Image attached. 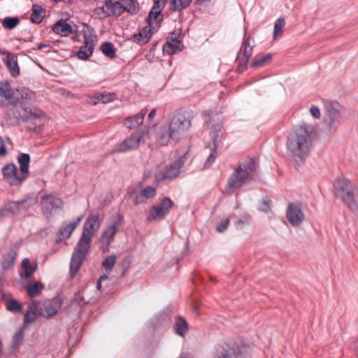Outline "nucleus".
I'll return each mask as SVG.
<instances>
[{
    "instance_id": "6e6d98bb",
    "label": "nucleus",
    "mask_w": 358,
    "mask_h": 358,
    "mask_svg": "<svg viewBox=\"0 0 358 358\" xmlns=\"http://www.w3.org/2000/svg\"><path fill=\"white\" fill-rule=\"evenodd\" d=\"M7 154L6 148L3 138L0 136V157L6 156Z\"/></svg>"
},
{
    "instance_id": "49530a36",
    "label": "nucleus",
    "mask_w": 358,
    "mask_h": 358,
    "mask_svg": "<svg viewBox=\"0 0 358 358\" xmlns=\"http://www.w3.org/2000/svg\"><path fill=\"white\" fill-rule=\"evenodd\" d=\"M116 262V256L110 255L104 259L102 262V267L106 270L107 273H110L114 267Z\"/></svg>"
},
{
    "instance_id": "4468645a",
    "label": "nucleus",
    "mask_w": 358,
    "mask_h": 358,
    "mask_svg": "<svg viewBox=\"0 0 358 358\" xmlns=\"http://www.w3.org/2000/svg\"><path fill=\"white\" fill-rule=\"evenodd\" d=\"M214 358H244L239 345L226 343L217 348Z\"/></svg>"
},
{
    "instance_id": "4c0bfd02",
    "label": "nucleus",
    "mask_w": 358,
    "mask_h": 358,
    "mask_svg": "<svg viewBox=\"0 0 358 358\" xmlns=\"http://www.w3.org/2000/svg\"><path fill=\"white\" fill-rule=\"evenodd\" d=\"M43 288L44 286L41 282L29 283L27 286V294L31 298L36 297L41 294Z\"/></svg>"
},
{
    "instance_id": "f8f14e48",
    "label": "nucleus",
    "mask_w": 358,
    "mask_h": 358,
    "mask_svg": "<svg viewBox=\"0 0 358 358\" xmlns=\"http://www.w3.org/2000/svg\"><path fill=\"white\" fill-rule=\"evenodd\" d=\"M146 134L139 131L132 133L129 137L116 145V152H125L137 149L141 144L145 143L144 136Z\"/></svg>"
},
{
    "instance_id": "f704fd0d",
    "label": "nucleus",
    "mask_w": 358,
    "mask_h": 358,
    "mask_svg": "<svg viewBox=\"0 0 358 358\" xmlns=\"http://www.w3.org/2000/svg\"><path fill=\"white\" fill-rule=\"evenodd\" d=\"M17 162L20 164V170L27 177L29 176V167L30 162V156L27 153H21L17 157Z\"/></svg>"
},
{
    "instance_id": "603ef678",
    "label": "nucleus",
    "mask_w": 358,
    "mask_h": 358,
    "mask_svg": "<svg viewBox=\"0 0 358 358\" xmlns=\"http://www.w3.org/2000/svg\"><path fill=\"white\" fill-rule=\"evenodd\" d=\"M270 204H271V200L268 199V197L267 196H266L262 199L259 208L262 211L267 213L271 209Z\"/></svg>"
},
{
    "instance_id": "0e129e2a",
    "label": "nucleus",
    "mask_w": 358,
    "mask_h": 358,
    "mask_svg": "<svg viewBox=\"0 0 358 358\" xmlns=\"http://www.w3.org/2000/svg\"><path fill=\"white\" fill-rule=\"evenodd\" d=\"M8 53H9V52H6V51H2L0 50V55H8Z\"/></svg>"
},
{
    "instance_id": "6ab92c4d",
    "label": "nucleus",
    "mask_w": 358,
    "mask_h": 358,
    "mask_svg": "<svg viewBox=\"0 0 358 358\" xmlns=\"http://www.w3.org/2000/svg\"><path fill=\"white\" fill-rule=\"evenodd\" d=\"M83 215H80L78 217H77L76 221H73V222L66 223L63 222L62 225L61 226L58 233H57V237L56 238L57 243H60L64 240L68 239L71 236V234L73 231L76 229V228L78 227V225L80 224L81 220L83 218Z\"/></svg>"
},
{
    "instance_id": "5fc2aeb1",
    "label": "nucleus",
    "mask_w": 358,
    "mask_h": 358,
    "mask_svg": "<svg viewBox=\"0 0 358 358\" xmlns=\"http://www.w3.org/2000/svg\"><path fill=\"white\" fill-rule=\"evenodd\" d=\"M312 116L316 119H319L321 116L320 108L316 106H312L310 108Z\"/></svg>"
},
{
    "instance_id": "412c9836",
    "label": "nucleus",
    "mask_w": 358,
    "mask_h": 358,
    "mask_svg": "<svg viewBox=\"0 0 358 358\" xmlns=\"http://www.w3.org/2000/svg\"><path fill=\"white\" fill-rule=\"evenodd\" d=\"M154 6L148 14L147 22L150 26L156 29L159 26L158 17L166 3L162 0H154Z\"/></svg>"
},
{
    "instance_id": "f257e3e1",
    "label": "nucleus",
    "mask_w": 358,
    "mask_h": 358,
    "mask_svg": "<svg viewBox=\"0 0 358 358\" xmlns=\"http://www.w3.org/2000/svg\"><path fill=\"white\" fill-rule=\"evenodd\" d=\"M315 136V129L312 124L303 123L287 137V152L297 166L306 162Z\"/></svg>"
},
{
    "instance_id": "9b49d317",
    "label": "nucleus",
    "mask_w": 358,
    "mask_h": 358,
    "mask_svg": "<svg viewBox=\"0 0 358 358\" xmlns=\"http://www.w3.org/2000/svg\"><path fill=\"white\" fill-rule=\"evenodd\" d=\"M40 203L43 215L48 220L52 218L53 211L61 209L64 206L62 199L52 194L42 196Z\"/></svg>"
},
{
    "instance_id": "13d9d810",
    "label": "nucleus",
    "mask_w": 358,
    "mask_h": 358,
    "mask_svg": "<svg viewBox=\"0 0 358 358\" xmlns=\"http://www.w3.org/2000/svg\"><path fill=\"white\" fill-rule=\"evenodd\" d=\"M156 115V109L153 108L148 114V119L152 120Z\"/></svg>"
},
{
    "instance_id": "2eb2a0df",
    "label": "nucleus",
    "mask_w": 358,
    "mask_h": 358,
    "mask_svg": "<svg viewBox=\"0 0 358 358\" xmlns=\"http://www.w3.org/2000/svg\"><path fill=\"white\" fill-rule=\"evenodd\" d=\"M83 36L85 45L80 48L77 55L80 59L85 60L93 53L96 36L93 34L92 30H86L84 31Z\"/></svg>"
},
{
    "instance_id": "c03bdc74",
    "label": "nucleus",
    "mask_w": 358,
    "mask_h": 358,
    "mask_svg": "<svg viewBox=\"0 0 358 358\" xmlns=\"http://www.w3.org/2000/svg\"><path fill=\"white\" fill-rule=\"evenodd\" d=\"M6 309L12 313H21L23 306L16 299H10L6 302Z\"/></svg>"
},
{
    "instance_id": "8fccbe9b",
    "label": "nucleus",
    "mask_w": 358,
    "mask_h": 358,
    "mask_svg": "<svg viewBox=\"0 0 358 358\" xmlns=\"http://www.w3.org/2000/svg\"><path fill=\"white\" fill-rule=\"evenodd\" d=\"M217 147L218 146H215V145H213V148L210 149V152L208 155V158L206 159L205 163H204V167L206 169L210 167L213 164V162H215V159L217 158Z\"/></svg>"
},
{
    "instance_id": "b1692460",
    "label": "nucleus",
    "mask_w": 358,
    "mask_h": 358,
    "mask_svg": "<svg viewBox=\"0 0 358 358\" xmlns=\"http://www.w3.org/2000/svg\"><path fill=\"white\" fill-rule=\"evenodd\" d=\"M156 189L152 186H147L136 194L134 204L138 206L147 203L148 200L156 196Z\"/></svg>"
},
{
    "instance_id": "39448f33",
    "label": "nucleus",
    "mask_w": 358,
    "mask_h": 358,
    "mask_svg": "<svg viewBox=\"0 0 358 358\" xmlns=\"http://www.w3.org/2000/svg\"><path fill=\"white\" fill-rule=\"evenodd\" d=\"M324 110L326 112L324 119L327 124L325 127L326 132L333 134L337 129L342 118L341 114V105L336 101H328L324 103Z\"/></svg>"
},
{
    "instance_id": "69168bd1",
    "label": "nucleus",
    "mask_w": 358,
    "mask_h": 358,
    "mask_svg": "<svg viewBox=\"0 0 358 358\" xmlns=\"http://www.w3.org/2000/svg\"><path fill=\"white\" fill-rule=\"evenodd\" d=\"M238 223L243 224V222L242 220H238Z\"/></svg>"
},
{
    "instance_id": "338daca9",
    "label": "nucleus",
    "mask_w": 358,
    "mask_h": 358,
    "mask_svg": "<svg viewBox=\"0 0 358 358\" xmlns=\"http://www.w3.org/2000/svg\"><path fill=\"white\" fill-rule=\"evenodd\" d=\"M162 1H164V3H166V0H162Z\"/></svg>"
},
{
    "instance_id": "6e6552de",
    "label": "nucleus",
    "mask_w": 358,
    "mask_h": 358,
    "mask_svg": "<svg viewBox=\"0 0 358 358\" xmlns=\"http://www.w3.org/2000/svg\"><path fill=\"white\" fill-rule=\"evenodd\" d=\"M124 217L120 213H116L111 216L108 220L106 229L103 231L100 238L101 244L108 250L110 243L113 241L114 236L119 228L122 225Z\"/></svg>"
},
{
    "instance_id": "09e8293b",
    "label": "nucleus",
    "mask_w": 358,
    "mask_h": 358,
    "mask_svg": "<svg viewBox=\"0 0 358 358\" xmlns=\"http://www.w3.org/2000/svg\"><path fill=\"white\" fill-rule=\"evenodd\" d=\"M285 25V20L283 17H279L276 20L274 24L273 38H276L278 35L281 34Z\"/></svg>"
},
{
    "instance_id": "de8ad7c7",
    "label": "nucleus",
    "mask_w": 358,
    "mask_h": 358,
    "mask_svg": "<svg viewBox=\"0 0 358 358\" xmlns=\"http://www.w3.org/2000/svg\"><path fill=\"white\" fill-rule=\"evenodd\" d=\"M97 99L99 101H101L103 103H106L114 101L117 99V95L113 92H102L97 95Z\"/></svg>"
},
{
    "instance_id": "3c124183",
    "label": "nucleus",
    "mask_w": 358,
    "mask_h": 358,
    "mask_svg": "<svg viewBox=\"0 0 358 358\" xmlns=\"http://www.w3.org/2000/svg\"><path fill=\"white\" fill-rule=\"evenodd\" d=\"M24 338V331L22 329H19L15 334L13 338L12 347L13 348H17Z\"/></svg>"
},
{
    "instance_id": "a19ab883",
    "label": "nucleus",
    "mask_w": 358,
    "mask_h": 358,
    "mask_svg": "<svg viewBox=\"0 0 358 358\" xmlns=\"http://www.w3.org/2000/svg\"><path fill=\"white\" fill-rule=\"evenodd\" d=\"M100 50L104 55L110 59L117 57L115 48L111 42H104L100 46Z\"/></svg>"
},
{
    "instance_id": "0eeeda50",
    "label": "nucleus",
    "mask_w": 358,
    "mask_h": 358,
    "mask_svg": "<svg viewBox=\"0 0 358 358\" xmlns=\"http://www.w3.org/2000/svg\"><path fill=\"white\" fill-rule=\"evenodd\" d=\"M189 149H188L182 156H180L177 160L166 165L164 167V172L163 173H159L156 176V180L158 183L163 182L165 180L171 181L176 178L180 173L181 168L184 166L187 156L189 155Z\"/></svg>"
},
{
    "instance_id": "e433bc0d",
    "label": "nucleus",
    "mask_w": 358,
    "mask_h": 358,
    "mask_svg": "<svg viewBox=\"0 0 358 358\" xmlns=\"http://www.w3.org/2000/svg\"><path fill=\"white\" fill-rule=\"evenodd\" d=\"M8 113V115L12 113L14 117L16 119L20 117L23 122H28L29 120L32 119H38L43 115V113L41 110L32 111L31 110H30L29 115L27 116H20V114L18 113H15L13 109L10 110Z\"/></svg>"
},
{
    "instance_id": "dca6fc26",
    "label": "nucleus",
    "mask_w": 358,
    "mask_h": 358,
    "mask_svg": "<svg viewBox=\"0 0 358 358\" xmlns=\"http://www.w3.org/2000/svg\"><path fill=\"white\" fill-rule=\"evenodd\" d=\"M113 3L115 17L121 15L124 12L135 15L140 10V6L137 0H120Z\"/></svg>"
},
{
    "instance_id": "680f3d73",
    "label": "nucleus",
    "mask_w": 358,
    "mask_h": 358,
    "mask_svg": "<svg viewBox=\"0 0 358 358\" xmlns=\"http://www.w3.org/2000/svg\"><path fill=\"white\" fill-rule=\"evenodd\" d=\"M108 278V275H103L102 276H101V277L99 278V280L101 281V280H107Z\"/></svg>"
},
{
    "instance_id": "f3484780",
    "label": "nucleus",
    "mask_w": 358,
    "mask_h": 358,
    "mask_svg": "<svg viewBox=\"0 0 358 358\" xmlns=\"http://www.w3.org/2000/svg\"><path fill=\"white\" fill-rule=\"evenodd\" d=\"M253 47L250 44V38H244L238 52L237 59H239L238 69L244 71L247 69L249 59L252 54Z\"/></svg>"
},
{
    "instance_id": "f03ea898",
    "label": "nucleus",
    "mask_w": 358,
    "mask_h": 358,
    "mask_svg": "<svg viewBox=\"0 0 358 358\" xmlns=\"http://www.w3.org/2000/svg\"><path fill=\"white\" fill-rule=\"evenodd\" d=\"M100 227L99 214H90L84 224L82 235L72 254L70 263V273L73 277L83 265L90 252L92 237Z\"/></svg>"
},
{
    "instance_id": "473e14b6",
    "label": "nucleus",
    "mask_w": 358,
    "mask_h": 358,
    "mask_svg": "<svg viewBox=\"0 0 358 358\" xmlns=\"http://www.w3.org/2000/svg\"><path fill=\"white\" fill-rule=\"evenodd\" d=\"M21 266L24 271V273L20 274L22 278H29L37 270V264H30V260L28 258L24 259L21 262Z\"/></svg>"
},
{
    "instance_id": "a18cd8bd",
    "label": "nucleus",
    "mask_w": 358,
    "mask_h": 358,
    "mask_svg": "<svg viewBox=\"0 0 358 358\" xmlns=\"http://www.w3.org/2000/svg\"><path fill=\"white\" fill-rule=\"evenodd\" d=\"M2 26L7 29H13L20 24L17 17H6L1 20Z\"/></svg>"
},
{
    "instance_id": "4d7b16f0",
    "label": "nucleus",
    "mask_w": 358,
    "mask_h": 358,
    "mask_svg": "<svg viewBox=\"0 0 358 358\" xmlns=\"http://www.w3.org/2000/svg\"><path fill=\"white\" fill-rule=\"evenodd\" d=\"M50 47H51V46H50V44H48V43H41L38 44V48H37V49H38V50H41V49H43V48H50Z\"/></svg>"
},
{
    "instance_id": "2f4dec72",
    "label": "nucleus",
    "mask_w": 358,
    "mask_h": 358,
    "mask_svg": "<svg viewBox=\"0 0 358 358\" xmlns=\"http://www.w3.org/2000/svg\"><path fill=\"white\" fill-rule=\"evenodd\" d=\"M17 201H10L6 203L0 209L1 216L6 217L10 215H16L20 213Z\"/></svg>"
},
{
    "instance_id": "72a5a7b5",
    "label": "nucleus",
    "mask_w": 358,
    "mask_h": 358,
    "mask_svg": "<svg viewBox=\"0 0 358 358\" xmlns=\"http://www.w3.org/2000/svg\"><path fill=\"white\" fill-rule=\"evenodd\" d=\"M31 10V22L35 24H40L45 17V10L41 6L38 4H33Z\"/></svg>"
},
{
    "instance_id": "9d476101",
    "label": "nucleus",
    "mask_w": 358,
    "mask_h": 358,
    "mask_svg": "<svg viewBox=\"0 0 358 358\" xmlns=\"http://www.w3.org/2000/svg\"><path fill=\"white\" fill-rule=\"evenodd\" d=\"M1 173L3 180L11 186H19L28 178L13 163L6 164Z\"/></svg>"
},
{
    "instance_id": "37998d69",
    "label": "nucleus",
    "mask_w": 358,
    "mask_h": 358,
    "mask_svg": "<svg viewBox=\"0 0 358 358\" xmlns=\"http://www.w3.org/2000/svg\"><path fill=\"white\" fill-rule=\"evenodd\" d=\"M192 0H171L170 9L173 11H181L187 8Z\"/></svg>"
},
{
    "instance_id": "a211bd4d",
    "label": "nucleus",
    "mask_w": 358,
    "mask_h": 358,
    "mask_svg": "<svg viewBox=\"0 0 358 358\" xmlns=\"http://www.w3.org/2000/svg\"><path fill=\"white\" fill-rule=\"evenodd\" d=\"M62 305V300L55 297L45 301L42 304V316L50 318L55 315L60 310Z\"/></svg>"
},
{
    "instance_id": "e2e57ef3",
    "label": "nucleus",
    "mask_w": 358,
    "mask_h": 358,
    "mask_svg": "<svg viewBox=\"0 0 358 358\" xmlns=\"http://www.w3.org/2000/svg\"><path fill=\"white\" fill-rule=\"evenodd\" d=\"M356 354H357V357L358 358V340L356 342Z\"/></svg>"
},
{
    "instance_id": "79ce46f5",
    "label": "nucleus",
    "mask_w": 358,
    "mask_h": 358,
    "mask_svg": "<svg viewBox=\"0 0 358 358\" xmlns=\"http://www.w3.org/2000/svg\"><path fill=\"white\" fill-rule=\"evenodd\" d=\"M20 210H28L36 203V199L31 195H26L22 199L17 201Z\"/></svg>"
},
{
    "instance_id": "bf43d9fd",
    "label": "nucleus",
    "mask_w": 358,
    "mask_h": 358,
    "mask_svg": "<svg viewBox=\"0 0 358 358\" xmlns=\"http://www.w3.org/2000/svg\"><path fill=\"white\" fill-rule=\"evenodd\" d=\"M178 35H179V33H176L175 31H173L172 33V36L170 37H168L167 38H178Z\"/></svg>"
},
{
    "instance_id": "7c9ffc66",
    "label": "nucleus",
    "mask_w": 358,
    "mask_h": 358,
    "mask_svg": "<svg viewBox=\"0 0 358 358\" xmlns=\"http://www.w3.org/2000/svg\"><path fill=\"white\" fill-rule=\"evenodd\" d=\"M53 31L61 36H67L73 33L71 25L65 20H59L53 27Z\"/></svg>"
},
{
    "instance_id": "c85d7f7f",
    "label": "nucleus",
    "mask_w": 358,
    "mask_h": 358,
    "mask_svg": "<svg viewBox=\"0 0 358 358\" xmlns=\"http://www.w3.org/2000/svg\"><path fill=\"white\" fill-rule=\"evenodd\" d=\"M7 69L13 78L20 75V67L17 64V56L14 54L8 53L6 59H3Z\"/></svg>"
},
{
    "instance_id": "864d4df0",
    "label": "nucleus",
    "mask_w": 358,
    "mask_h": 358,
    "mask_svg": "<svg viewBox=\"0 0 358 358\" xmlns=\"http://www.w3.org/2000/svg\"><path fill=\"white\" fill-rule=\"evenodd\" d=\"M229 224V219H226L221 221L217 226V231L219 232H223L228 227Z\"/></svg>"
},
{
    "instance_id": "7ed1b4c3",
    "label": "nucleus",
    "mask_w": 358,
    "mask_h": 358,
    "mask_svg": "<svg viewBox=\"0 0 358 358\" xmlns=\"http://www.w3.org/2000/svg\"><path fill=\"white\" fill-rule=\"evenodd\" d=\"M333 192L352 213L358 215V183L345 177L338 178Z\"/></svg>"
},
{
    "instance_id": "bb28decb",
    "label": "nucleus",
    "mask_w": 358,
    "mask_h": 358,
    "mask_svg": "<svg viewBox=\"0 0 358 358\" xmlns=\"http://www.w3.org/2000/svg\"><path fill=\"white\" fill-rule=\"evenodd\" d=\"M94 13L100 19H104L107 17H115L114 3L111 1H105L104 5L97 7L94 9Z\"/></svg>"
},
{
    "instance_id": "052dcab7",
    "label": "nucleus",
    "mask_w": 358,
    "mask_h": 358,
    "mask_svg": "<svg viewBox=\"0 0 358 358\" xmlns=\"http://www.w3.org/2000/svg\"><path fill=\"white\" fill-rule=\"evenodd\" d=\"M96 289L99 290H101V281L99 280H98V282L96 283Z\"/></svg>"
},
{
    "instance_id": "ddd939ff",
    "label": "nucleus",
    "mask_w": 358,
    "mask_h": 358,
    "mask_svg": "<svg viewBox=\"0 0 358 358\" xmlns=\"http://www.w3.org/2000/svg\"><path fill=\"white\" fill-rule=\"evenodd\" d=\"M286 217L292 227L299 226L305 218L302 204L299 201L290 203L287 208Z\"/></svg>"
},
{
    "instance_id": "ea45409f",
    "label": "nucleus",
    "mask_w": 358,
    "mask_h": 358,
    "mask_svg": "<svg viewBox=\"0 0 358 358\" xmlns=\"http://www.w3.org/2000/svg\"><path fill=\"white\" fill-rule=\"evenodd\" d=\"M271 58H272V55L270 53L264 55H256L254 57L250 66L253 68H259V67L263 66L266 63L270 62Z\"/></svg>"
},
{
    "instance_id": "20e7f679",
    "label": "nucleus",
    "mask_w": 358,
    "mask_h": 358,
    "mask_svg": "<svg viewBox=\"0 0 358 358\" xmlns=\"http://www.w3.org/2000/svg\"><path fill=\"white\" fill-rule=\"evenodd\" d=\"M258 164L254 158H248L239 164L229 178L227 185L230 189H239L248 180L253 179Z\"/></svg>"
},
{
    "instance_id": "393cba45",
    "label": "nucleus",
    "mask_w": 358,
    "mask_h": 358,
    "mask_svg": "<svg viewBox=\"0 0 358 358\" xmlns=\"http://www.w3.org/2000/svg\"><path fill=\"white\" fill-rule=\"evenodd\" d=\"M147 112L148 108H144L136 115L127 117L124 121V125L129 129L138 127L141 124H143Z\"/></svg>"
},
{
    "instance_id": "4be33fe9",
    "label": "nucleus",
    "mask_w": 358,
    "mask_h": 358,
    "mask_svg": "<svg viewBox=\"0 0 358 358\" xmlns=\"http://www.w3.org/2000/svg\"><path fill=\"white\" fill-rule=\"evenodd\" d=\"M177 142V139L173 136L168 125H163L160 127L157 134V143L159 145L165 146L172 143L176 144Z\"/></svg>"
},
{
    "instance_id": "c9c22d12",
    "label": "nucleus",
    "mask_w": 358,
    "mask_h": 358,
    "mask_svg": "<svg viewBox=\"0 0 358 358\" xmlns=\"http://www.w3.org/2000/svg\"><path fill=\"white\" fill-rule=\"evenodd\" d=\"M17 254L14 250H10L6 255H3L1 265L4 270L10 268L16 259Z\"/></svg>"
},
{
    "instance_id": "a878e982",
    "label": "nucleus",
    "mask_w": 358,
    "mask_h": 358,
    "mask_svg": "<svg viewBox=\"0 0 358 358\" xmlns=\"http://www.w3.org/2000/svg\"><path fill=\"white\" fill-rule=\"evenodd\" d=\"M14 90L8 80L0 81V106L10 101L14 96Z\"/></svg>"
},
{
    "instance_id": "aec40b11",
    "label": "nucleus",
    "mask_w": 358,
    "mask_h": 358,
    "mask_svg": "<svg viewBox=\"0 0 358 358\" xmlns=\"http://www.w3.org/2000/svg\"><path fill=\"white\" fill-rule=\"evenodd\" d=\"M203 115L206 118L205 124L207 127L210 129L213 145L218 146L219 133L222 130V123H217L210 125L212 120H214V114H213V113H210V111H204Z\"/></svg>"
},
{
    "instance_id": "cd10ccee",
    "label": "nucleus",
    "mask_w": 358,
    "mask_h": 358,
    "mask_svg": "<svg viewBox=\"0 0 358 358\" xmlns=\"http://www.w3.org/2000/svg\"><path fill=\"white\" fill-rule=\"evenodd\" d=\"M182 46L181 41L178 38H167L166 43L163 45V52L171 55L182 50Z\"/></svg>"
},
{
    "instance_id": "5701e85b",
    "label": "nucleus",
    "mask_w": 358,
    "mask_h": 358,
    "mask_svg": "<svg viewBox=\"0 0 358 358\" xmlns=\"http://www.w3.org/2000/svg\"><path fill=\"white\" fill-rule=\"evenodd\" d=\"M38 315H42V306L39 301H33L28 307L24 313V323L29 324L34 322Z\"/></svg>"
},
{
    "instance_id": "1a4fd4ad",
    "label": "nucleus",
    "mask_w": 358,
    "mask_h": 358,
    "mask_svg": "<svg viewBox=\"0 0 358 358\" xmlns=\"http://www.w3.org/2000/svg\"><path fill=\"white\" fill-rule=\"evenodd\" d=\"M174 203L169 196L164 197L157 206H152L148 215L149 222L163 220L173 208Z\"/></svg>"
},
{
    "instance_id": "423d86ee",
    "label": "nucleus",
    "mask_w": 358,
    "mask_h": 358,
    "mask_svg": "<svg viewBox=\"0 0 358 358\" xmlns=\"http://www.w3.org/2000/svg\"><path fill=\"white\" fill-rule=\"evenodd\" d=\"M173 136L178 141L182 135L191 127L192 122L189 117L182 110H178L167 124Z\"/></svg>"
},
{
    "instance_id": "c756f323",
    "label": "nucleus",
    "mask_w": 358,
    "mask_h": 358,
    "mask_svg": "<svg viewBox=\"0 0 358 358\" xmlns=\"http://www.w3.org/2000/svg\"><path fill=\"white\" fill-rule=\"evenodd\" d=\"M156 30L155 28H152L149 24L143 28L138 34L134 36V41L140 44L147 43L151 38L152 33Z\"/></svg>"
},
{
    "instance_id": "58836bf2",
    "label": "nucleus",
    "mask_w": 358,
    "mask_h": 358,
    "mask_svg": "<svg viewBox=\"0 0 358 358\" xmlns=\"http://www.w3.org/2000/svg\"><path fill=\"white\" fill-rule=\"evenodd\" d=\"M188 329V323L181 316L177 317L175 324V332L179 336H184Z\"/></svg>"
}]
</instances>
